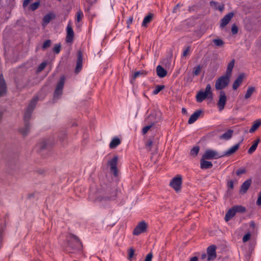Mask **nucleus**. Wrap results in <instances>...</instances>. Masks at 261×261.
Segmentation results:
<instances>
[{
	"instance_id": "nucleus-37",
	"label": "nucleus",
	"mask_w": 261,
	"mask_h": 261,
	"mask_svg": "<svg viewBox=\"0 0 261 261\" xmlns=\"http://www.w3.org/2000/svg\"><path fill=\"white\" fill-rule=\"evenodd\" d=\"M7 92V86L0 84V97L4 96Z\"/></svg>"
},
{
	"instance_id": "nucleus-39",
	"label": "nucleus",
	"mask_w": 261,
	"mask_h": 261,
	"mask_svg": "<svg viewBox=\"0 0 261 261\" xmlns=\"http://www.w3.org/2000/svg\"><path fill=\"white\" fill-rule=\"evenodd\" d=\"M154 125V123H152L151 124L145 126L142 128V133L143 135L146 134L148 131Z\"/></svg>"
},
{
	"instance_id": "nucleus-56",
	"label": "nucleus",
	"mask_w": 261,
	"mask_h": 261,
	"mask_svg": "<svg viewBox=\"0 0 261 261\" xmlns=\"http://www.w3.org/2000/svg\"><path fill=\"white\" fill-rule=\"evenodd\" d=\"M33 0H24L23 1V4H22V6L23 8H25L27 7L29 4Z\"/></svg>"
},
{
	"instance_id": "nucleus-38",
	"label": "nucleus",
	"mask_w": 261,
	"mask_h": 261,
	"mask_svg": "<svg viewBox=\"0 0 261 261\" xmlns=\"http://www.w3.org/2000/svg\"><path fill=\"white\" fill-rule=\"evenodd\" d=\"M199 151V147L198 146L194 147L190 151L192 155L196 156Z\"/></svg>"
},
{
	"instance_id": "nucleus-31",
	"label": "nucleus",
	"mask_w": 261,
	"mask_h": 261,
	"mask_svg": "<svg viewBox=\"0 0 261 261\" xmlns=\"http://www.w3.org/2000/svg\"><path fill=\"white\" fill-rule=\"evenodd\" d=\"M254 91L255 88L254 87H249L248 88L247 92L245 95V99H248L250 98L251 96L253 93L254 92Z\"/></svg>"
},
{
	"instance_id": "nucleus-34",
	"label": "nucleus",
	"mask_w": 261,
	"mask_h": 261,
	"mask_svg": "<svg viewBox=\"0 0 261 261\" xmlns=\"http://www.w3.org/2000/svg\"><path fill=\"white\" fill-rule=\"evenodd\" d=\"M165 88L164 85H158L155 86V89L153 91L152 94L153 95H156L158 94L161 91L163 90Z\"/></svg>"
},
{
	"instance_id": "nucleus-19",
	"label": "nucleus",
	"mask_w": 261,
	"mask_h": 261,
	"mask_svg": "<svg viewBox=\"0 0 261 261\" xmlns=\"http://www.w3.org/2000/svg\"><path fill=\"white\" fill-rule=\"evenodd\" d=\"M157 75L161 78L164 77L167 75V71L162 66L158 65L156 68Z\"/></svg>"
},
{
	"instance_id": "nucleus-58",
	"label": "nucleus",
	"mask_w": 261,
	"mask_h": 261,
	"mask_svg": "<svg viewBox=\"0 0 261 261\" xmlns=\"http://www.w3.org/2000/svg\"><path fill=\"white\" fill-rule=\"evenodd\" d=\"M190 47L189 46H188L183 51L182 56L185 57L187 56L188 53L190 51Z\"/></svg>"
},
{
	"instance_id": "nucleus-43",
	"label": "nucleus",
	"mask_w": 261,
	"mask_h": 261,
	"mask_svg": "<svg viewBox=\"0 0 261 261\" xmlns=\"http://www.w3.org/2000/svg\"><path fill=\"white\" fill-rule=\"evenodd\" d=\"M201 71V66L200 65H198L194 67V70L193 72V74L195 76L198 75Z\"/></svg>"
},
{
	"instance_id": "nucleus-59",
	"label": "nucleus",
	"mask_w": 261,
	"mask_h": 261,
	"mask_svg": "<svg viewBox=\"0 0 261 261\" xmlns=\"http://www.w3.org/2000/svg\"><path fill=\"white\" fill-rule=\"evenodd\" d=\"M133 17H130L127 20V27H129V25L131 24L133 22Z\"/></svg>"
},
{
	"instance_id": "nucleus-5",
	"label": "nucleus",
	"mask_w": 261,
	"mask_h": 261,
	"mask_svg": "<svg viewBox=\"0 0 261 261\" xmlns=\"http://www.w3.org/2000/svg\"><path fill=\"white\" fill-rule=\"evenodd\" d=\"M65 77L62 76L58 82L54 92V98H59L62 94L63 89L64 85Z\"/></svg>"
},
{
	"instance_id": "nucleus-60",
	"label": "nucleus",
	"mask_w": 261,
	"mask_h": 261,
	"mask_svg": "<svg viewBox=\"0 0 261 261\" xmlns=\"http://www.w3.org/2000/svg\"><path fill=\"white\" fill-rule=\"evenodd\" d=\"M68 246L71 248L72 250L75 249V247L72 246L71 243L70 241H68Z\"/></svg>"
},
{
	"instance_id": "nucleus-55",
	"label": "nucleus",
	"mask_w": 261,
	"mask_h": 261,
	"mask_svg": "<svg viewBox=\"0 0 261 261\" xmlns=\"http://www.w3.org/2000/svg\"><path fill=\"white\" fill-rule=\"evenodd\" d=\"M227 186L228 188L232 189L233 188V181L231 180L227 182Z\"/></svg>"
},
{
	"instance_id": "nucleus-29",
	"label": "nucleus",
	"mask_w": 261,
	"mask_h": 261,
	"mask_svg": "<svg viewBox=\"0 0 261 261\" xmlns=\"http://www.w3.org/2000/svg\"><path fill=\"white\" fill-rule=\"evenodd\" d=\"M152 17H153V15L151 13H150L148 15H147V16H146L143 19V21L142 23V26L146 27V24L147 23H149V22H150V21L152 20Z\"/></svg>"
},
{
	"instance_id": "nucleus-8",
	"label": "nucleus",
	"mask_w": 261,
	"mask_h": 261,
	"mask_svg": "<svg viewBox=\"0 0 261 261\" xmlns=\"http://www.w3.org/2000/svg\"><path fill=\"white\" fill-rule=\"evenodd\" d=\"M202 157L206 160H212L214 159H219L222 158V154H219L216 151L212 149H207L205 150Z\"/></svg>"
},
{
	"instance_id": "nucleus-2",
	"label": "nucleus",
	"mask_w": 261,
	"mask_h": 261,
	"mask_svg": "<svg viewBox=\"0 0 261 261\" xmlns=\"http://www.w3.org/2000/svg\"><path fill=\"white\" fill-rule=\"evenodd\" d=\"M206 98H213V92L211 90V86L210 84L206 85L204 91H202V90L198 91L196 96V101L198 102H202Z\"/></svg>"
},
{
	"instance_id": "nucleus-4",
	"label": "nucleus",
	"mask_w": 261,
	"mask_h": 261,
	"mask_svg": "<svg viewBox=\"0 0 261 261\" xmlns=\"http://www.w3.org/2000/svg\"><path fill=\"white\" fill-rule=\"evenodd\" d=\"M230 76L225 74L218 78L215 83V88L216 90H222L226 88L229 83Z\"/></svg>"
},
{
	"instance_id": "nucleus-22",
	"label": "nucleus",
	"mask_w": 261,
	"mask_h": 261,
	"mask_svg": "<svg viewBox=\"0 0 261 261\" xmlns=\"http://www.w3.org/2000/svg\"><path fill=\"white\" fill-rule=\"evenodd\" d=\"M55 16L54 14L51 13L46 14L43 18L42 25L44 26L47 25Z\"/></svg>"
},
{
	"instance_id": "nucleus-53",
	"label": "nucleus",
	"mask_w": 261,
	"mask_h": 261,
	"mask_svg": "<svg viewBox=\"0 0 261 261\" xmlns=\"http://www.w3.org/2000/svg\"><path fill=\"white\" fill-rule=\"evenodd\" d=\"M0 84L2 85H4L5 86H7L3 74H0Z\"/></svg>"
},
{
	"instance_id": "nucleus-30",
	"label": "nucleus",
	"mask_w": 261,
	"mask_h": 261,
	"mask_svg": "<svg viewBox=\"0 0 261 261\" xmlns=\"http://www.w3.org/2000/svg\"><path fill=\"white\" fill-rule=\"evenodd\" d=\"M210 6L214 8L215 10H219L220 11H222L224 9L223 5H219L218 6V3L214 1H211L210 3Z\"/></svg>"
},
{
	"instance_id": "nucleus-52",
	"label": "nucleus",
	"mask_w": 261,
	"mask_h": 261,
	"mask_svg": "<svg viewBox=\"0 0 261 261\" xmlns=\"http://www.w3.org/2000/svg\"><path fill=\"white\" fill-rule=\"evenodd\" d=\"M46 142L45 141H43L39 143V147L41 149L46 148Z\"/></svg>"
},
{
	"instance_id": "nucleus-64",
	"label": "nucleus",
	"mask_w": 261,
	"mask_h": 261,
	"mask_svg": "<svg viewBox=\"0 0 261 261\" xmlns=\"http://www.w3.org/2000/svg\"><path fill=\"white\" fill-rule=\"evenodd\" d=\"M181 111L183 114H186L187 113V110L185 108L182 109Z\"/></svg>"
},
{
	"instance_id": "nucleus-6",
	"label": "nucleus",
	"mask_w": 261,
	"mask_h": 261,
	"mask_svg": "<svg viewBox=\"0 0 261 261\" xmlns=\"http://www.w3.org/2000/svg\"><path fill=\"white\" fill-rule=\"evenodd\" d=\"M118 157L117 155H114L113 158L109 161L108 165L110 166V171L114 176H118V169L117 165L118 164Z\"/></svg>"
},
{
	"instance_id": "nucleus-25",
	"label": "nucleus",
	"mask_w": 261,
	"mask_h": 261,
	"mask_svg": "<svg viewBox=\"0 0 261 261\" xmlns=\"http://www.w3.org/2000/svg\"><path fill=\"white\" fill-rule=\"evenodd\" d=\"M236 215L235 211L233 207L229 209L225 216V220L227 222L229 221Z\"/></svg>"
},
{
	"instance_id": "nucleus-13",
	"label": "nucleus",
	"mask_w": 261,
	"mask_h": 261,
	"mask_svg": "<svg viewBox=\"0 0 261 261\" xmlns=\"http://www.w3.org/2000/svg\"><path fill=\"white\" fill-rule=\"evenodd\" d=\"M234 16L233 12H229L225 15L221 20L220 27L224 28L225 27L230 21Z\"/></svg>"
},
{
	"instance_id": "nucleus-23",
	"label": "nucleus",
	"mask_w": 261,
	"mask_h": 261,
	"mask_svg": "<svg viewBox=\"0 0 261 261\" xmlns=\"http://www.w3.org/2000/svg\"><path fill=\"white\" fill-rule=\"evenodd\" d=\"M234 63H235L234 59H232L228 63L226 71V72L225 74V75L229 76L230 77L231 76L232 70L234 66Z\"/></svg>"
},
{
	"instance_id": "nucleus-32",
	"label": "nucleus",
	"mask_w": 261,
	"mask_h": 261,
	"mask_svg": "<svg viewBox=\"0 0 261 261\" xmlns=\"http://www.w3.org/2000/svg\"><path fill=\"white\" fill-rule=\"evenodd\" d=\"M232 207L235 211L236 214L237 213H244L246 211L245 207L242 205H235Z\"/></svg>"
},
{
	"instance_id": "nucleus-11",
	"label": "nucleus",
	"mask_w": 261,
	"mask_h": 261,
	"mask_svg": "<svg viewBox=\"0 0 261 261\" xmlns=\"http://www.w3.org/2000/svg\"><path fill=\"white\" fill-rule=\"evenodd\" d=\"M227 97L226 94L224 91L221 90L220 92L219 99L217 103V106L220 111L224 109Z\"/></svg>"
},
{
	"instance_id": "nucleus-15",
	"label": "nucleus",
	"mask_w": 261,
	"mask_h": 261,
	"mask_svg": "<svg viewBox=\"0 0 261 261\" xmlns=\"http://www.w3.org/2000/svg\"><path fill=\"white\" fill-rule=\"evenodd\" d=\"M240 143L233 145L231 147H230L229 149L227 150L226 151H224L223 153L222 154V156H229L231 155L232 154L234 153L235 152H236L240 147Z\"/></svg>"
},
{
	"instance_id": "nucleus-57",
	"label": "nucleus",
	"mask_w": 261,
	"mask_h": 261,
	"mask_svg": "<svg viewBox=\"0 0 261 261\" xmlns=\"http://www.w3.org/2000/svg\"><path fill=\"white\" fill-rule=\"evenodd\" d=\"M256 204L257 205H261V191L259 193V196L256 201Z\"/></svg>"
},
{
	"instance_id": "nucleus-41",
	"label": "nucleus",
	"mask_w": 261,
	"mask_h": 261,
	"mask_svg": "<svg viewBox=\"0 0 261 261\" xmlns=\"http://www.w3.org/2000/svg\"><path fill=\"white\" fill-rule=\"evenodd\" d=\"M76 21L77 22H80L82 18L83 17V13L82 12V11L81 10H79V11H77L76 12Z\"/></svg>"
},
{
	"instance_id": "nucleus-3",
	"label": "nucleus",
	"mask_w": 261,
	"mask_h": 261,
	"mask_svg": "<svg viewBox=\"0 0 261 261\" xmlns=\"http://www.w3.org/2000/svg\"><path fill=\"white\" fill-rule=\"evenodd\" d=\"M38 100V97H35L32 98L30 103L28 105L23 116L24 123H29V120L31 119L32 112L36 107Z\"/></svg>"
},
{
	"instance_id": "nucleus-45",
	"label": "nucleus",
	"mask_w": 261,
	"mask_h": 261,
	"mask_svg": "<svg viewBox=\"0 0 261 261\" xmlns=\"http://www.w3.org/2000/svg\"><path fill=\"white\" fill-rule=\"evenodd\" d=\"M231 31L232 35H236L238 33V27L236 24L232 25Z\"/></svg>"
},
{
	"instance_id": "nucleus-26",
	"label": "nucleus",
	"mask_w": 261,
	"mask_h": 261,
	"mask_svg": "<svg viewBox=\"0 0 261 261\" xmlns=\"http://www.w3.org/2000/svg\"><path fill=\"white\" fill-rule=\"evenodd\" d=\"M121 143L120 140L117 138H114L109 144V147L111 149L115 148L117 146H118Z\"/></svg>"
},
{
	"instance_id": "nucleus-33",
	"label": "nucleus",
	"mask_w": 261,
	"mask_h": 261,
	"mask_svg": "<svg viewBox=\"0 0 261 261\" xmlns=\"http://www.w3.org/2000/svg\"><path fill=\"white\" fill-rule=\"evenodd\" d=\"M40 6V1H38L37 2H35V3H32L30 5L29 7V10L34 11L37 10Z\"/></svg>"
},
{
	"instance_id": "nucleus-40",
	"label": "nucleus",
	"mask_w": 261,
	"mask_h": 261,
	"mask_svg": "<svg viewBox=\"0 0 261 261\" xmlns=\"http://www.w3.org/2000/svg\"><path fill=\"white\" fill-rule=\"evenodd\" d=\"M47 63L46 62H43L41 63L40 65L38 67L37 69V72H40L42 71L46 67Z\"/></svg>"
},
{
	"instance_id": "nucleus-21",
	"label": "nucleus",
	"mask_w": 261,
	"mask_h": 261,
	"mask_svg": "<svg viewBox=\"0 0 261 261\" xmlns=\"http://www.w3.org/2000/svg\"><path fill=\"white\" fill-rule=\"evenodd\" d=\"M244 76V75L243 73L240 74L238 76V77L234 81L232 85V88L233 90H236L240 86V85L243 82Z\"/></svg>"
},
{
	"instance_id": "nucleus-46",
	"label": "nucleus",
	"mask_w": 261,
	"mask_h": 261,
	"mask_svg": "<svg viewBox=\"0 0 261 261\" xmlns=\"http://www.w3.org/2000/svg\"><path fill=\"white\" fill-rule=\"evenodd\" d=\"M53 50L55 54H58L61 50V45L60 44H56Z\"/></svg>"
},
{
	"instance_id": "nucleus-54",
	"label": "nucleus",
	"mask_w": 261,
	"mask_h": 261,
	"mask_svg": "<svg viewBox=\"0 0 261 261\" xmlns=\"http://www.w3.org/2000/svg\"><path fill=\"white\" fill-rule=\"evenodd\" d=\"M180 7V5L179 4H177L175 7L173 9V10H172V12L174 13H177V12L179 11V8Z\"/></svg>"
},
{
	"instance_id": "nucleus-1",
	"label": "nucleus",
	"mask_w": 261,
	"mask_h": 261,
	"mask_svg": "<svg viewBox=\"0 0 261 261\" xmlns=\"http://www.w3.org/2000/svg\"><path fill=\"white\" fill-rule=\"evenodd\" d=\"M117 189L116 187L108 186L101 192L100 195L95 199V201L102 202L114 200L117 196Z\"/></svg>"
},
{
	"instance_id": "nucleus-20",
	"label": "nucleus",
	"mask_w": 261,
	"mask_h": 261,
	"mask_svg": "<svg viewBox=\"0 0 261 261\" xmlns=\"http://www.w3.org/2000/svg\"><path fill=\"white\" fill-rule=\"evenodd\" d=\"M30 130V123H24V125L22 127L19 128V132L23 136H26L28 135Z\"/></svg>"
},
{
	"instance_id": "nucleus-24",
	"label": "nucleus",
	"mask_w": 261,
	"mask_h": 261,
	"mask_svg": "<svg viewBox=\"0 0 261 261\" xmlns=\"http://www.w3.org/2000/svg\"><path fill=\"white\" fill-rule=\"evenodd\" d=\"M233 131L232 129H228L225 133L221 135L219 137L220 139H224L225 140H228L230 139L233 134Z\"/></svg>"
},
{
	"instance_id": "nucleus-50",
	"label": "nucleus",
	"mask_w": 261,
	"mask_h": 261,
	"mask_svg": "<svg viewBox=\"0 0 261 261\" xmlns=\"http://www.w3.org/2000/svg\"><path fill=\"white\" fill-rule=\"evenodd\" d=\"M134 253H135V250L133 248H130L128 250V259H131V258L134 256Z\"/></svg>"
},
{
	"instance_id": "nucleus-18",
	"label": "nucleus",
	"mask_w": 261,
	"mask_h": 261,
	"mask_svg": "<svg viewBox=\"0 0 261 261\" xmlns=\"http://www.w3.org/2000/svg\"><path fill=\"white\" fill-rule=\"evenodd\" d=\"M82 68V55L81 52L78 53L77 59L76 61V67L75 68V72L76 73L79 72Z\"/></svg>"
},
{
	"instance_id": "nucleus-17",
	"label": "nucleus",
	"mask_w": 261,
	"mask_h": 261,
	"mask_svg": "<svg viewBox=\"0 0 261 261\" xmlns=\"http://www.w3.org/2000/svg\"><path fill=\"white\" fill-rule=\"evenodd\" d=\"M202 112V111L200 110L196 111L189 118L188 123L191 124L195 122L200 117Z\"/></svg>"
},
{
	"instance_id": "nucleus-63",
	"label": "nucleus",
	"mask_w": 261,
	"mask_h": 261,
	"mask_svg": "<svg viewBox=\"0 0 261 261\" xmlns=\"http://www.w3.org/2000/svg\"><path fill=\"white\" fill-rule=\"evenodd\" d=\"M206 256H207L206 254L203 253L201 255V259H204L206 258Z\"/></svg>"
},
{
	"instance_id": "nucleus-61",
	"label": "nucleus",
	"mask_w": 261,
	"mask_h": 261,
	"mask_svg": "<svg viewBox=\"0 0 261 261\" xmlns=\"http://www.w3.org/2000/svg\"><path fill=\"white\" fill-rule=\"evenodd\" d=\"M250 226L251 228H255V222L253 221H250Z\"/></svg>"
},
{
	"instance_id": "nucleus-16",
	"label": "nucleus",
	"mask_w": 261,
	"mask_h": 261,
	"mask_svg": "<svg viewBox=\"0 0 261 261\" xmlns=\"http://www.w3.org/2000/svg\"><path fill=\"white\" fill-rule=\"evenodd\" d=\"M206 159L202 157L200 160V168L202 169H207L212 168L213 165L210 161H206Z\"/></svg>"
},
{
	"instance_id": "nucleus-49",
	"label": "nucleus",
	"mask_w": 261,
	"mask_h": 261,
	"mask_svg": "<svg viewBox=\"0 0 261 261\" xmlns=\"http://www.w3.org/2000/svg\"><path fill=\"white\" fill-rule=\"evenodd\" d=\"M246 172V170L245 168H240L237 170L236 174L239 176L241 174H244Z\"/></svg>"
},
{
	"instance_id": "nucleus-42",
	"label": "nucleus",
	"mask_w": 261,
	"mask_h": 261,
	"mask_svg": "<svg viewBox=\"0 0 261 261\" xmlns=\"http://www.w3.org/2000/svg\"><path fill=\"white\" fill-rule=\"evenodd\" d=\"M50 44H51V40L49 39L46 40L43 43L42 46V49L43 50H45L46 48L49 47L50 46Z\"/></svg>"
},
{
	"instance_id": "nucleus-47",
	"label": "nucleus",
	"mask_w": 261,
	"mask_h": 261,
	"mask_svg": "<svg viewBox=\"0 0 261 261\" xmlns=\"http://www.w3.org/2000/svg\"><path fill=\"white\" fill-rule=\"evenodd\" d=\"M152 141L151 140H148L145 143V147L148 151L151 150V147L152 145Z\"/></svg>"
},
{
	"instance_id": "nucleus-9",
	"label": "nucleus",
	"mask_w": 261,
	"mask_h": 261,
	"mask_svg": "<svg viewBox=\"0 0 261 261\" xmlns=\"http://www.w3.org/2000/svg\"><path fill=\"white\" fill-rule=\"evenodd\" d=\"M147 227V225L146 223L144 221H141L134 228L133 233L134 235L138 236L140 234L145 232Z\"/></svg>"
},
{
	"instance_id": "nucleus-35",
	"label": "nucleus",
	"mask_w": 261,
	"mask_h": 261,
	"mask_svg": "<svg viewBox=\"0 0 261 261\" xmlns=\"http://www.w3.org/2000/svg\"><path fill=\"white\" fill-rule=\"evenodd\" d=\"M69 237H70V238L71 239H73V240H74L77 246H80L81 245L82 243L80 240H79V238L76 236L72 233H69Z\"/></svg>"
},
{
	"instance_id": "nucleus-48",
	"label": "nucleus",
	"mask_w": 261,
	"mask_h": 261,
	"mask_svg": "<svg viewBox=\"0 0 261 261\" xmlns=\"http://www.w3.org/2000/svg\"><path fill=\"white\" fill-rule=\"evenodd\" d=\"M251 238V234L250 232L247 233L246 234H245L243 238L242 241L244 243H245L249 241L250 239Z\"/></svg>"
},
{
	"instance_id": "nucleus-27",
	"label": "nucleus",
	"mask_w": 261,
	"mask_h": 261,
	"mask_svg": "<svg viewBox=\"0 0 261 261\" xmlns=\"http://www.w3.org/2000/svg\"><path fill=\"white\" fill-rule=\"evenodd\" d=\"M261 119H257L253 123V124L249 129V132L252 133L254 132L260 125Z\"/></svg>"
},
{
	"instance_id": "nucleus-14",
	"label": "nucleus",
	"mask_w": 261,
	"mask_h": 261,
	"mask_svg": "<svg viewBox=\"0 0 261 261\" xmlns=\"http://www.w3.org/2000/svg\"><path fill=\"white\" fill-rule=\"evenodd\" d=\"M252 184V179L251 178L248 179L245 181L241 185L240 190V193L245 194L247 192L249 187Z\"/></svg>"
},
{
	"instance_id": "nucleus-44",
	"label": "nucleus",
	"mask_w": 261,
	"mask_h": 261,
	"mask_svg": "<svg viewBox=\"0 0 261 261\" xmlns=\"http://www.w3.org/2000/svg\"><path fill=\"white\" fill-rule=\"evenodd\" d=\"M143 74H146V72L144 71H138L135 72L133 75V79H135L137 77H139V76L143 75Z\"/></svg>"
},
{
	"instance_id": "nucleus-12",
	"label": "nucleus",
	"mask_w": 261,
	"mask_h": 261,
	"mask_svg": "<svg viewBox=\"0 0 261 261\" xmlns=\"http://www.w3.org/2000/svg\"><path fill=\"white\" fill-rule=\"evenodd\" d=\"M216 246L214 245L210 246L207 248V261L214 260L216 257Z\"/></svg>"
},
{
	"instance_id": "nucleus-28",
	"label": "nucleus",
	"mask_w": 261,
	"mask_h": 261,
	"mask_svg": "<svg viewBox=\"0 0 261 261\" xmlns=\"http://www.w3.org/2000/svg\"><path fill=\"white\" fill-rule=\"evenodd\" d=\"M260 140L259 138L256 139L253 141V143L252 145V146L249 148V149L248 150V153L249 154H252L253 152L255 151L256 150L257 145L258 144V143L259 142Z\"/></svg>"
},
{
	"instance_id": "nucleus-51",
	"label": "nucleus",
	"mask_w": 261,
	"mask_h": 261,
	"mask_svg": "<svg viewBox=\"0 0 261 261\" xmlns=\"http://www.w3.org/2000/svg\"><path fill=\"white\" fill-rule=\"evenodd\" d=\"M152 256H153L152 253L151 252H149L146 255L144 261H151Z\"/></svg>"
},
{
	"instance_id": "nucleus-10",
	"label": "nucleus",
	"mask_w": 261,
	"mask_h": 261,
	"mask_svg": "<svg viewBox=\"0 0 261 261\" xmlns=\"http://www.w3.org/2000/svg\"><path fill=\"white\" fill-rule=\"evenodd\" d=\"M66 42L67 43H72L73 41L74 34L70 21L68 23L66 28Z\"/></svg>"
},
{
	"instance_id": "nucleus-7",
	"label": "nucleus",
	"mask_w": 261,
	"mask_h": 261,
	"mask_svg": "<svg viewBox=\"0 0 261 261\" xmlns=\"http://www.w3.org/2000/svg\"><path fill=\"white\" fill-rule=\"evenodd\" d=\"M182 184V178L180 175H178L173 178L170 182L169 185L174 189V190L178 192L180 190Z\"/></svg>"
},
{
	"instance_id": "nucleus-62",
	"label": "nucleus",
	"mask_w": 261,
	"mask_h": 261,
	"mask_svg": "<svg viewBox=\"0 0 261 261\" xmlns=\"http://www.w3.org/2000/svg\"><path fill=\"white\" fill-rule=\"evenodd\" d=\"M190 261H198V257L197 256H194L190 259Z\"/></svg>"
},
{
	"instance_id": "nucleus-36",
	"label": "nucleus",
	"mask_w": 261,
	"mask_h": 261,
	"mask_svg": "<svg viewBox=\"0 0 261 261\" xmlns=\"http://www.w3.org/2000/svg\"><path fill=\"white\" fill-rule=\"evenodd\" d=\"M213 42L216 46H222L224 44V41L221 39H214Z\"/></svg>"
}]
</instances>
